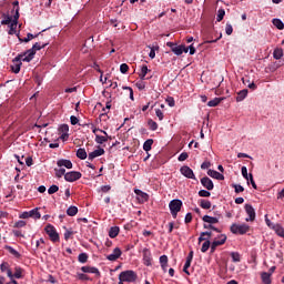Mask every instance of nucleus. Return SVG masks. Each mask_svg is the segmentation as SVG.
<instances>
[{
	"mask_svg": "<svg viewBox=\"0 0 284 284\" xmlns=\"http://www.w3.org/2000/svg\"><path fill=\"white\" fill-rule=\"evenodd\" d=\"M45 45H48V43L36 42L31 49H29L24 52V54L27 57V58H24V61H27V63H30V61H32L34 59L37 51L43 50V48H45Z\"/></svg>",
	"mask_w": 284,
	"mask_h": 284,
	"instance_id": "f257e3e1",
	"label": "nucleus"
},
{
	"mask_svg": "<svg viewBox=\"0 0 284 284\" xmlns=\"http://www.w3.org/2000/svg\"><path fill=\"white\" fill-rule=\"evenodd\" d=\"M26 58H28V55H26L24 53L18 54L14 59H13V64L11 65V70L12 72H14V74H19V72H21V61H24L26 63H28L27 60H24Z\"/></svg>",
	"mask_w": 284,
	"mask_h": 284,
	"instance_id": "f03ea898",
	"label": "nucleus"
},
{
	"mask_svg": "<svg viewBox=\"0 0 284 284\" xmlns=\"http://www.w3.org/2000/svg\"><path fill=\"white\" fill-rule=\"evenodd\" d=\"M136 278V273L132 270L123 271L119 275V281H123L124 283H134Z\"/></svg>",
	"mask_w": 284,
	"mask_h": 284,
	"instance_id": "7ed1b4c3",
	"label": "nucleus"
},
{
	"mask_svg": "<svg viewBox=\"0 0 284 284\" xmlns=\"http://www.w3.org/2000/svg\"><path fill=\"white\" fill-rule=\"evenodd\" d=\"M169 207L173 219H176L178 214L181 212V207H183V202L181 200H172L169 203Z\"/></svg>",
	"mask_w": 284,
	"mask_h": 284,
	"instance_id": "20e7f679",
	"label": "nucleus"
},
{
	"mask_svg": "<svg viewBox=\"0 0 284 284\" xmlns=\"http://www.w3.org/2000/svg\"><path fill=\"white\" fill-rule=\"evenodd\" d=\"M231 232L232 234H247L250 232V225L234 223L231 225Z\"/></svg>",
	"mask_w": 284,
	"mask_h": 284,
	"instance_id": "39448f33",
	"label": "nucleus"
},
{
	"mask_svg": "<svg viewBox=\"0 0 284 284\" xmlns=\"http://www.w3.org/2000/svg\"><path fill=\"white\" fill-rule=\"evenodd\" d=\"M44 231L47 232L52 243H59V233L57 232V229H54L52 224H48Z\"/></svg>",
	"mask_w": 284,
	"mask_h": 284,
	"instance_id": "423d86ee",
	"label": "nucleus"
},
{
	"mask_svg": "<svg viewBox=\"0 0 284 284\" xmlns=\"http://www.w3.org/2000/svg\"><path fill=\"white\" fill-rule=\"evenodd\" d=\"M81 176H82L81 172L71 171L64 174V180L68 181V183H74V181H79Z\"/></svg>",
	"mask_w": 284,
	"mask_h": 284,
	"instance_id": "0eeeda50",
	"label": "nucleus"
},
{
	"mask_svg": "<svg viewBox=\"0 0 284 284\" xmlns=\"http://www.w3.org/2000/svg\"><path fill=\"white\" fill-rule=\"evenodd\" d=\"M244 210L248 217L245 219L246 222H253L256 219V211L254 210V206L251 204H245Z\"/></svg>",
	"mask_w": 284,
	"mask_h": 284,
	"instance_id": "6e6552de",
	"label": "nucleus"
},
{
	"mask_svg": "<svg viewBox=\"0 0 284 284\" xmlns=\"http://www.w3.org/2000/svg\"><path fill=\"white\" fill-rule=\"evenodd\" d=\"M17 23H19V7H17L16 13L13 16V20L9 24L10 26L9 34H14L17 32Z\"/></svg>",
	"mask_w": 284,
	"mask_h": 284,
	"instance_id": "1a4fd4ad",
	"label": "nucleus"
},
{
	"mask_svg": "<svg viewBox=\"0 0 284 284\" xmlns=\"http://www.w3.org/2000/svg\"><path fill=\"white\" fill-rule=\"evenodd\" d=\"M227 241V236L226 235H220L219 240H215L212 242L211 244V251L214 252L216 250V247H219V245H225V242Z\"/></svg>",
	"mask_w": 284,
	"mask_h": 284,
	"instance_id": "9d476101",
	"label": "nucleus"
},
{
	"mask_svg": "<svg viewBox=\"0 0 284 284\" xmlns=\"http://www.w3.org/2000/svg\"><path fill=\"white\" fill-rule=\"evenodd\" d=\"M180 172L186 179H196V176L194 175V171H192L187 165L182 166L180 169Z\"/></svg>",
	"mask_w": 284,
	"mask_h": 284,
	"instance_id": "9b49d317",
	"label": "nucleus"
},
{
	"mask_svg": "<svg viewBox=\"0 0 284 284\" xmlns=\"http://www.w3.org/2000/svg\"><path fill=\"white\" fill-rule=\"evenodd\" d=\"M201 183L203 185V187H205V190L212 191L214 190V182H212V180L207 176H204L201 179Z\"/></svg>",
	"mask_w": 284,
	"mask_h": 284,
	"instance_id": "f8f14e48",
	"label": "nucleus"
},
{
	"mask_svg": "<svg viewBox=\"0 0 284 284\" xmlns=\"http://www.w3.org/2000/svg\"><path fill=\"white\" fill-rule=\"evenodd\" d=\"M143 261L146 267H150V265H152V253L148 248L143 250Z\"/></svg>",
	"mask_w": 284,
	"mask_h": 284,
	"instance_id": "ddd939ff",
	"label": "nucleus"
},
{
	"mask_svg": "<svg viewBox=\"0 0 284 284\" xmlns=\"http://www.w3.org/2000/svg\"><path fill=\"white\" fill-rule=\"evenodd\" d=\"M100 132L104 135L95 134V143H98L99 145H103V143H108L109 135H108V132L105 131H100Z\"/></svg>",
	"mask_w": 284,
	"mask_h": 284,
	"instance_id": "4468645a",
	"label": "nucleus"
},
{
	"mask_svg": "<svg viewBox=\"0 0 284 284\" xmlns=\"http://www.w3.org/2000/svg\"><path fill=\"white\" fill-rule=\"evenodd\" d=\"M34 214H37V219H41V213H39V211L37 209L31 210L30 212H23L22 214H20V219H30L32 216H34Z\"/></svg>",
	"mask_w": 284,
	"mask_h": 284,
	"instance_id": "2eb2a0df",
	"label": "nucleus"
},
{
	"mask_svg": "<svg viewBox=\"0 0 284 284\" xmlns=\"http://www.w3.org/2000/svg\"><path fill=\"white\" fill-rule=\"evenodd\" d=\"M207 175L211 176V179H216V181H225L224 174H221L220 172L214 171L212 169L207 171Z\"/></svg>",
	"mask_w": 284,
	"mask_h": 284,
	"instance_id": "dca6fc26",
	"label": "nucleus"
},
{
	"mask_svg": "<svg viewBox=\"0 0 284 284\" xmlns=\"http://www.w3.org/2000/svg\"><path fill=\"white\" fill-rule=\"evenodd\" d=\"M121 254H122L121 248L115 247L113 250V252L106 256V260L108 261H116V260L121 258Z\"/></svg>",
	"mask_w": 284,
	"mask_h": 284,
	"instance_id": "f3484780",
	"label": "nucleus"
},
{
	"mask_svg": "<svg viewBox=\"0 0 284 284\" xmlns=\"http://www.w3.org/2000/svg\"><path fill=\"white\" fill-rule=\"evenodd\" d=\"M134 192H135L140 203H145V201H148L150 199V195H148V193H145L139 189H135Z\"/></svg>",
	"mask_w": 284,
	"mask_h": 284,
	"instance_id": "a211bd4d",
	"label": "nucleus"
},
{
	"mask_svg": "<svg viewBox=\"0 0 284 284\" xmlns=\"http://www.w3.org/2000/svg\"><path fill=\"white\" fill-rule=\"evenodd\" d=\"M103 154H105V150L103 149H97L94 151H92L91 153H89V161H94V159L99 158V156H103Z\"/></svg>",
	"mask_w": 284,
	"mask_h": 284,
	"instance_id": "6ab92c4d",
	"label": "nucleus"
},
{
	"mask_svg": "<svg viewBox=\"0 0 284 284\" xmlns=\"http://www.w3.org/2000/svg\"><path fill=\"white\" fill-rule=\"evenodd\" d=\"M172 52L176 54V57H181L183 52L187 53V47L181 44V45H175L172 47Z\"/></svg>",
	"mask_w": 284,
	"mask_h": 284,
	"instance_id": "aec40b11",
	"label": "nucleus"
},
{
	"mask_svg": "<svg viewBox=\"0 0 284 284\" xmlns=\"http://www.w3.org/2000/svg\"><path fill=\"white\" fill-rule=\"evenodd\" d=\"M0 270L1 272H7V276H9V278H14V275H12V271L10 270V265L8 264V262L2 263L0 265Z\"/></svg>",
	"mask_w": 284,
	"mask_h": 284,
	"instance_id": "412c9836",
	"label": "nucleus"
},
{
	"mask_svg": "<svg viewBox=\"0 0 284 284\" xmlns=\"http://www.w3.org/2000/svg\"><path fill=\"white\" fill-rule=\"evenodd\" d=\"M58 168H67V170H72V161L70 160H58Z\"/></svg>",
	"mask_w": 284,
	"mask_h": 284,
	"instance_id": "4be33fe9",
	"label": "nucleus"
},
{
	"mask_svg": "<svg viewBox=\"0 0 284 284\" xmlns=\"http://www.w3.org/2000/svg\"><path fill=\"white\" fill-rule=\"evenodd\" d=\"M81 270H82V272H84V274H98V275L101 274L99 272V268H97V267L82 266Z\"/></svg>",
	"mask_w": 284,
	"mask_h": 284,
	"instance_id": "5701e85b",
	"label": "nucleus"
},
{
	"mask_svg": "<svg viewBox=\"0 0 284 284\" xmlns=\"http://www.w3.org/2000/svg\"><path fill=\"white\" fill-rule=\"evenodd\" d=\"M261 278L264 284H272V273L263 272Z\"/></svg>",
	"mask_w": 284,
	"mask_h": 284,
	"instance_id": "b1692460",
	"label": "nucleus"
},
{
	"mask_svg": "<svg viewBox=\"0 0 284 284\" xmlns=\"http://www.w3.org/2000/svg\"><path fill=\"white\" fill-rule=\"evenodd\" d=\"M75 154L81 161H85V159H88V152L85 151V149H78Z\"/></svg>",
	"mask_w": 284,
	"mask_h": 284,
	"instance_id": "393cba45",
	"label": "nucleus"
},
{
	"mask_svg": "<svg viewBox=\"0 0 284 284\" xmlns=\"http://www.w3.org/2000/svg\"><path fill=\"white\" fill-rule=\"evenodd\" d=\"M202 220L204 221V223H210V225H214V224L219 223V219L217 217H212L210 215H204L202 217Z\"/></svg>",
	"mask_w": 284,
	"mask_h": 284,
	"instance_id": "a878e982",
	"label": "nucleus"
},
{
	"mask_svg": "<svg viewBox=\"0 0 284 284\" xmlns=\"http://www.w3.org/2000/svg\"><path fill=\"white\" fill-rule=\"evenodd\" d=\"M160 264H161L163 272H168V255L160 256Z\"/></svg>",
	"mask_w": 284,
	"mask_h": 284,
	"instance_id": "bb28decb",
	"label": "nucleus"
},
{
	"mask_svg": "<svg viewBox=\"0 0 284 284\" xmlns=\"http://www.w3.org/2000/svg\"><path fill=\"white\" fill-rule=\"evenodd\" d=\"M212 237V232H202L199 237V243H203V241H210Z\"/></svg>",
	"mask_w": 284,
	"mask_h": 284,
	"instance_id": "cd10ccee",
	"label": "nucleus"
},
{
	"mask_svg": "<svg viewBox=\"0 0 284 284\" xmlns=\"http://www.w3.org/2000/svg\"><path fill=\"white\" fill-rule=\"evenodd\" d=\"M247 97V89H243L237 93L236 101L237 103H241V101H244V99Z\"/></svg>",
	"mask_w": 284,
	"mask_h": 284,
	"instance_id": "c85d7f7f",
	"label": "nucleus"
},
{
	"mask_svg": "<svg viewBox=\"0 0 284 284\" xmlns=\"http://www.w3.org/2000/svg\"><path fill=\"white\" fill-rule=\"evenodd\" d=\"M119 232H120L119 226L111 227L109 231L110 239H116V236H119Z\"/></svg>",
	"mask_w": 284,
	"mask_h": 284,
	"instance_id": "c756f323",
	"label": "nucleus"
},
{
	"mask_svg": "<svg viewBox=\"0 0 284 284\" xmlns=\"http://www.w3.org/2000/svg\"><path fill=\"white\" fill-rule=\"evenodd\" d=\"M224 98H214L213 100L207 102L209 108H216L223 101Z\"/></svg>",
	"mask_w": 284,
	"mask_h": 284,
	"instance_id": "7c9ffc66",
	"label": "nucleus"
},
{
	"mask_svg": "<svg viewBox=\"0 0 284 284\" xmlns=\"http://www.w3.org/2000/svg\"><path fill=\"white\" fill-rule=\"evenodd\" d=\"M154 143V140L149 139L144 142L143 144V151L144 152H150V150H152V144Z\"/></svg>",
	"mask_w": 284,
	"mask_h": 284,
	"instance_id": "2f4dec72",
	"label": "nucleus"
},
{
	"mask_svg": "<svg viewBox=\"0 0 284 284\" xmlns=\"http://www.w3.org/2000/svg\"><path fill=\"white\" fill-rule=\"evenodd\" d=\"M6 250H8L9 253H11L12 256H14V258H21V254L14 250L12 246H4Z\"/></svg>",
	"mask_w": 284,
	"mask_h": 284,
	"instance_id": "473e14b6",
	"label": "nucleus"
},
{
	"mask_svg": "<svg viewBox=\"0 0 284 284\" xmlns=\"http://www.w3.org/2000/svg\"><path fill=\"white\" fill-rule=\"evenodd\" d=\"M67 214L68 216H77V214H79V209L77 206H70L67 210Z\"/></svg>",
	"mask_w": 284,
	"mask_h": 284,
	"instance_id": "72a5a7b5",
	"label": "nucleus"
},
{
	"mask_svg": "<svg viewBox=\"0 0 284 284\" xmlns=\"http://www.w3.org/2000/svg\"><path fill=\"white\" fill-rule=\"evenodd\" d=\"M149 71H150V69H148V65H143V67L141 68V71H140V73H139V77H140V79H142V81H145V77H146V74H148Z\"/></svg>",
	"mask_w": 284,
	"mask_h": 284,
	"instance_id": "f704fd0d",
	"label": "nucleus"
},
{
	"mask_svg": "<svg viewBox=\"0 0 284 284\" xmlns=\"http://www.w3.org/2000/svg\"><path fill=\"white\" fill-rule=\"evenodd\" d=\"M200 206L202 207V210H210V207H212V202L207 200H201Z\"/></svg>",
	"mask_w": 284,
	"mask_h": 284,
	"instance_id": "c9c22d12",
	"label": "nucleus"
},
{
	"mask_svg": "<svg viewBox=\"0 0 284 284\" xmlns=\"http://www.w3.org/2000/svg\"><path fill=\"white\" fill-rule=\"evenodd\" d=\"M273 26L277 28V30H283L284 29V23L281 21V19H273Z\"/></svg>",
	"mask_w": 284,
	"mask_h": 284,
	"instance_id": "e433bc0d",
	"label": "nucleus"
},
{
	"mask_svg": "<svg viewBox=\"0 0 284 284\" xmlns=\"http://www.w3.org/2000/svg\"><path fill=\"white\" fill-rule=\"evenodd\" d=\"M273 57L274 59L278 60V59H283V49H275L273 52Z\"/></svg>",
	"mask_w": 284,
	"mask_h": 284,
	"instance_id": "4c0bfd02",
	"label": "nucleus"
},
{
	"mask_svg": "<svg viewBox=\"0 0 284 284\" xmlns=\"http://www.w3.org/2000/svg\"><path fill=\"white\" fill-rule=\"evenodd\" d=\"M148 125L153 132L159 130V124L154 120H149Z\"/></svg>",
	"mask_w": 284,
	"mask_h": 284,
	"instance_id": "58836bf2",
	"label": "nucleus"
},
{
	"mask_svg": "<svg viewBox=\"0 0 284 284\" xmlns=\"http://www.w3.org/2000/svg\"><path fill=\"white\" fill-rule=\"evenodd\" d=\"M55 176L58 179H61V176H65V169L61 168L60 169H55Z\"/></svg>",
	"mask_w": 284,
	"mask_h": 284,
	"instance_id": "ea45409f",
	"label": "nucleus"
},
{
	"mask_svg": "<svg viewBox=\"0 0 284 284\" xmlns=\"http://www.w3.org/2000/svg\"><path fill=\"white\" fill-rule=\"evenodd\" d=\"M232 187H234L236 194H241V192H245V187L241 184H233Z\"/></svg>",
	"mask_w": 284,
	"mask_h": 284,
	"instance_id": "a19ab883",
	"label": "nucleus"
},
{
	"mask_svg": "<svg viewBox=\"0 0 284 284\" xmlns=\"http://www.w3.org/2000/svg\"><path fill=\"white\" fill-rule=\"evenodd\" d=\"M231 257L233 260V263H240L241 262V254L233 252L231 253Z\"/></svg>",
	"mask_w": 284,
	"mask_h": 284,
	"instance_id": "79ce46f5",
	"label": "nucleus"
},
{
	"mask_svg": "<svg viewBox=\"0 0 284 284\" xmlns=\"http://www.w3.org/2000/svg\"><path fill=\"white\" fill-rule=\"evenodd\" d=\"M78 261H79V263H88V254L87 253H81L78 256Z\"/></svg>",
	"mask_w": 284,
	"mask_h": 284,
	"instance_id": "37998d69",
	"label": "nucleus"
},
{
	"mask_svg": "<svg viewBox=\"0 0 284 284\" xmlns=\"http://www.w3.org/2000/svg\"><path fill=\"white\" fill-rule=\"evenodd\" d=\"M199 196L209 199V196H212V193H210V191H207V190H201V191H199Z\"/></svg>",
	"mask_w": 284,
	"mask_h": 284,
	"instance_id": "c03bdc74",
	"label": "nucleus"
},
{
	"mask_svg": "<svg viewBox=\"0 0 284 284\" xmlns=\"http://www.w3.org/2000/svg\"><path fill=\"white\" fill-rule=\"evenodd\" d=\"M150 48V53L149 57L150 59H154L156 57V50H159V47H149Z\"/></svg>",
	"mask_w": 284,
	"mask_h": 284,
	"instance_id": "a18cd8bd",
	"label": "nucleus"
},
{
	"mask_svg": "<svg viewBox=\"0 0 284 284\" xmlns=\"http://www.w3.org/2000/svg\"><path fill=\"white\" fill-rule=\"evenodd\" d=\"M12 21H14V18L7 16L4 20L1 21V23L2 26H10Z\"/></svg>",
	"mask_w": 284,
	"mask_h": 284,
	"instance_id": "49530a36",
	"label": "nucleus"
},
{
	"mask_svg": "<svg viewBox=\"0 0 284 284\" xmlns=\"http://www.w3.org/2000/svg\"><path fill=\"white\" fill-rule=\"evenodd\" d=\"M225 17V9H219L216 21L221 22V20Z\"/></svg>",
	"mask_w": 284,
	"mask_h": 284,
	"instance_id": "de8ad7c7",
	"label": "nucleus"
},
{
	"mask_svg": "<svg viewBox=\"0 0 284 284\" xmlns=\"http://www.w3.org/2000/svg\"><path fill=\"white\" fill-rule=\"evenodd\" d=\"M207 250H210V240L204 241L201 247V252L205 253Z\"/></svg>",
	"mask_w": 284,
	"mask_h": 284,
	"instance_id": "09e8293b",
	"label": "nucleus"
},
{
	"mask_svg": "<svg viewBox=\"0 0 284 284\" xmlns=\"http://www.w3.org/2000/svg\"><path fill=\"white\" fill-rule=\"evenodd\" d=\"M37 37L38 34L34 36L32 33H28L27 37L21 41H23L24 43H28L29 41H32V39H37Z\"/></svg>",
	"mask_w": 284,
	"mask_h": 284,
	"instance_id": "8fccbe9b",
	"label": "nucleus"
},
{
	"mask_svg": "<svg viewBox=\"0 0 284 284\" xmlns=\"http://www.w3.org/2000/svg\"><path fill=\"white\" fill-rule=\"evenodd\" d=\"M135 87L138 88V90H145V82L143 81V79L139 80L135 83Z\"/></svg>",
	"mask_w": 284,
	"mask_h": 284,
	"instance_id": "3c124183",
	"label": "nucleus"
},
{
	"mask_svg": "<svg viewBox=\"0 0 284 284\" xmlns=\"http://www.w3.org/2000/svg\"><path fill=\"white\" fill-rule=\"evenodd\" d=\"M128 70H130V67H129L126 63H122V64L120 65V72H121L122 74H126V73H128Z\"/></svg>",
	"mask_w": 284,
	"mask_h": 284,
	"instance_id": "603ef678",
	"label": "nucleus"
},
{
	"mask_svg": "<svg viewBox=\"0 0 284 284\" xmlns=\"http://www.w3.org/2000/svg\"><path fill=\"white\" fill-rule=\"evenodd\" d=\"M59 190V186H57V184L51 185L48 189V194H57V191Z\"/></svg>",
	"mask_w": 284,
	"mask_h": 284,
	"instance_id": "864d4df0",
	"label": "nucleus"
},
{
	"mask_svg": "<svg viewBox=\"0 0 284 284\" xmlns=\"http://www.w3.org/2000/svg\"><path fill=\"white\" fill-rule=\"evenodd\" d=\"M77 278H79V281H90V277L84 273H78Z\"/></svg>",
	"mask_w": 284,
	"mask_h": 284,
	"instance_id": "5fc2aeb1",
	"label": "nucleus"
},
{
	"mask_svg": "<svg viewBox=\"0 0 284 284\" xmlns=\"http://www.w3.org/2000/svg\"><path fill=\"white\" fill-rule=\"evenodd\" d=\"M242 176H244L246 181H250V175L247 174V166H242Z\"/></svg>",
	"mask_w": 284,
	"mask_h": 284,
	"instance_id": "6e6d98bb",
	"label": "nucleus"
},
{
	"mask_svg": "<svg viewBox=\"0 0 284 284\" xmlns=\"http://www.w3.org/2000/svg\"><path fill=\"white\" fill-rule=\"evenodd\" d=\"M12 276L14 278H21V276H22L21 268L20 267H16V272H14V274H12Z\"/></svg>",
	"mask_w": 284,
	"mask_h": 284,
	"instance_id": "4d7b16f0",
	"label": "nucleus"
},
{
	"mask_svg": "<svg viewBox=\"0 0 284 284\" xmlns=\"http://www.w3.org/2000/svg\"><path fill=\"white\" fill-rule=\"evenodd\" d=\"M225 32H226V34H227L229 37H230V34H232V32H234V28H232V24L226 23Z\"/></svg>",
	"mask_w": 284,
	"mask_h": 284,
	"instance_id": "13d9d810",
	"label": "nucleus"
},
{
	"mask_svg": "<svg viewBox=\"0 0 284 284\" xmlns=\"http://www.w3.org/2000/svg\"><path fill=\"white\" fill-rule=\"evenodd\" d=\"M60 132H62L63 134L70 132V126H68V124H62L60 126Z\"/></svg>",
	"mask_w": 284,
	"mask_h": 284,
	"instance_id": "bf43d9fd",
	"label": "nucleus"
},
{
	"mask_svg": "<svg viewBox=\"0 0 284 284\" xmlns=\"http://www.w3.org/2000/svg\"><path fill=\"white\" fill-rule=\"evenodd\" d=\"M155 114H156L159 121H163L164 115H163V111H161V109H156Z\"/></svg>",
	"mask_w": 284,
	"mask_h": 284,
	"instance_id": "052dcab7",
	"label": "nucleus"
},
{
	"mask_svg": "<svg viewBox=\"0 0 284 284\" xmlns=\"http://www.w3.org/2000/svg\"><path fill=\"white\" fill-rule=\"evenodd\" d=\"M187 153L186 152H183V153H181L180 155H179V158H178V161H187Z\"/></svg>",
	"mask_w": 284,
	"mask_h": 284,
	"instance_id": "680f3d73",
	"label": "nucleus"
},
{
	"mask_svg": "<svg viewBox=\"0 0 284 284\" xmlns=\"http://www.w3.org/2000/svg\"><path fill=\"white\" fill-rule=\"evenodd\" d=\"M14 227H26V221L20 220L14 223Z\"/></svg>",
	"mask_w": 284,
	"mask_h": 284,
	"instance_id": "e2e57ef3",
	"label": "nucleus"
},
{
	"mask_svg": "<svg viewBox=\"0 0 284 284\" xmlns=\"http://www.w3.org/2000/svg\"><path fill=\"white\" fill-rule=\"evenodd\" d=\"M110 190H112V186H110V185L101 186V192H103L104 194H106V192H110Z\"/></svg>",
	"mask_w": 284,
	"mask_h": 284,
	"instance_id": "0e129e2a",
	"label": "nucleus"
},
{
	"mask_svg": "<svg viewBox=\"0 0 284 284\" xmlns=\"http://www.w3.org/2000/svg\"><path fill=\"white\" fill-rule=\"evenodd\" d=\"M276 233L278 236H281L282 239H284V229L278 226L277 230H276Z\"/></svg>",
	"mask_w": 284,
	"mask_h": 284,
	"instance_id": "69168bd1",
	"label": "nucleus"
},
{
	"mask_svg": "<svg viewBox=\"0 0 284 284\" xmlns=\"http://www.w3.org/2000/svg\"><path fill=\"white\" fill-rule=\"evenodd\" d=\"M70 121H71V125H77V123H79V118L71 115Z\"/></svg>",
	"mask_w": 284,
	"mask_h": 284,
	"instance_id": "338daca9",
	"label": "nucleus"
},
{
	"mask_svg": "<svg viewBox=\"0 0 284 284\" xmlns=\"http://www.w3.org/2000/svg\"><path fill=\"white\" fill-rule=\"evenodd\" d=\"M73 234H74V232H72V231H65V233H64V240H65V241H69V239H70Z\"/></svg>",
	"mask_w": 284,
	"mask_h": 284,
	"instance_id": "774afa93",
	"label": "nucleus"
}]
</instances>
